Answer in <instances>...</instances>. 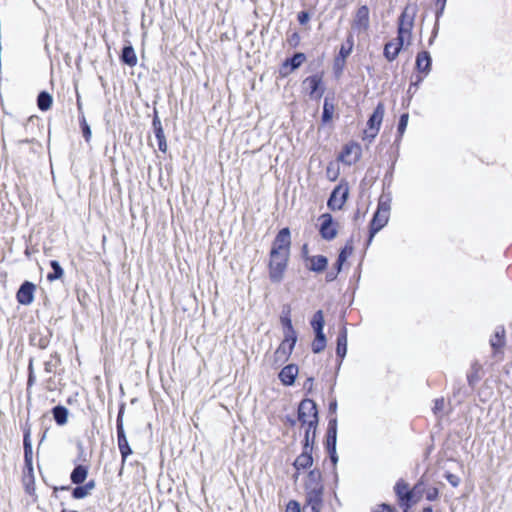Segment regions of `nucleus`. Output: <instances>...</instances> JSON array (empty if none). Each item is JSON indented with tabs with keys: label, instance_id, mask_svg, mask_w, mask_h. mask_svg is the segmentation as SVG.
<instances>
[{
	"label": "nucleus",
	"instance_id": "obj_1",
	"mask_svg": "<svg viewBox=\"0 0 512 512\" xmlns=\"http://www.w3.org/2000/svg\"><path fill=\"white\" fill-rule=\"evenodd\" d=\"M415 15L416 7L406 6L399 17L398 35L396 39L403 44L409 45L411 43Z\"/></svg>",
	"mask_w": 512,
	"mask_h": 512
},
{
	"label": "nucleus",
	"instance_id": "obj_2",
	"mask_svg": "<svg viewBox=\"0 0 512 512\" xmlns=\"http://www.w3.org/2000/svg\"><path fill=\"white\" fill-rule=\"evenodd\" d=\"M290 254L279 253L276 250L270 251L269 277L274 283L282 281Z\"/></svg>",
	"mask_w": 512,
	"mask_h": 512
},
{
	"label": "nucleus",
	"instance_id": "obj_3",
	"mask_svg": "<svg viewBox=\"0 0 512 512\" xmlns=\"http://www.w3.org/2000/svg\"><path fill=\"white\" fill-rule=\"evenodd\" d=\"M298 420L302 426L318 425V411L316 404L311 399H304L300 402L298 407Z\"/></svg>",
	"mask_w": 512,
	"mask_h": 512
},
{
	"label": "nucleus",
	"instance_id": "obj_4",
	"mask_svg": "<svg viewBox=\"0 0 512 512\" xmlns=\"http://www.w3.org/2000/svg\"><path fill=\"white\" fill-rule=\"evenodd\" d=\"M423 483H417L413 490H410L409 485L405 483L403 480H399L394 489L395 493L399 499L400 505L403 507V512H406L410 508V501L413 496L422 491Z\"/></svg>",
	"mask_w": 512,
	"mask_h": 512
},
{
	"label": "nucleus",
	"instance_id": "obj_5",
	"mask_svg": "<svg viewBox=\"0 0 512 512\" xmlns=\"http://www.w3.org/2000/svg\"><path fill=\"white\" fill-rule=\"evenodd\" d=\"M385 107L383 103H378L374 112L369 117L367 128L364 130L363 139H368L370 142L377 136L381 123L383 121Z\"/></svg>",
	"mask_w": 512,
	"mask_h": 512
},
{
	"label": "nucleus",
	"instance_id": "obj_6",
	"mask_svg": "<svg viewBox=\"0 0 512 512\" xmlns=\"http://www.w3.org/2000/svg\"><path fill=\"white\" fill-rule=\"evenodd\" d=\"M296 342H286V339L280 343L274 354L268 359L273 368H278L283 365L290 357Z\"/></svg>",
	"mask_w": 512,
	"mask_h": 512
},
{
	"label": "nucleus",
	"instance_id": "obj_7",
	"mask_svg": "<svg viewBox=\"0 0 512 512\" xmlns=\"http://www.w3.org/2000/svg\"><path fill=\"white\" fill-rule=\"evenodd\" d=\"M303 87L308 92L311 98L319 100L324 93V87L322 85V76L319 74H315L307 77L303 81Z\"/></svg>",
	"mask_w": 512,
	"mask_h": 512
},
{
	"label": "nucleus",
	"instance_id": "obj_8",
	"mask_svg": "<svg viewBox=\"0 0 512 512\" xmlns=\"http://www.w3.org/2000/svg\"><path fill=\"white\" fill-rule=\"evenodd\" d=\"M320 220V235L325 240H333L337 236V223L333 221L331 214H322Z\"/></svg>",
	"mask_w": 512,
	"mask_h": 512
},
{
	"label": "nucleus",
	"instance_id": "obj_9",
	"mask_svg": "<svg viewBox=\"0 0 512 512\" xmlns=\"http://www.w3.org/2000/svg\"><path fill=\"white\" fill-rule=\"evenodd\" d=\"M361 157V146L358 143L346 144L339 155V160L347 165L356 163Z\"/></svg>",
	"mask_w": 512,
	"mask_h": 512
},
{
	"label": "nucleus",
	"instance_id": "obj_10",
	"mask_svg": "<svg viewBox=\"0 0 512 512\" xmlns=\"http://www.w3.org/2000/svg\"><path fill=\"white\" fill-rule=\"evenodd\" d=\"M290 231L288 228L281 229L275 237L271 250H276L279 253L290 254Z\"/></svg>",
	"mask_w": 512,
	"mask_h": 512
},
{
	"label": "nucleus",
	"instance_id": "obj_11",
	"mask_svg": "<svg viewBox=\"0 0 512 512\" xmlns=\"http://www.w3.org/2000/svg\"><path fill=\"white\" fill-rule=\"evenodd\" d=\"M306 506L310 507L312 512H321L323 506V489H305Z\"/></svg>",
	"mask_w": 512,
	"mask_h": 512
},
{
	"label": "nucleus",
	"instance_id": "obj_12",
	"mask_svg": "<svg viewBox=\"0 0 512 512\" xmlns=\"http://www.w3.org/2000/svg\"><path fill=\"white\" fill-rule=\"evenodd\" d=\"M389 214L376 211L371 223H370V230H369V239L367 244H371L374 236L383 228L386 226L389 220Z\"/></svg>",
	"mask_w": 512,
	"mask_h": 512
},
{
	"label": "nucleus",
	"instance_id": "obj_13",
	"mask_svg": "<svg viewBox=\"0 0 512 512\" xmlns=\"http://www.w3.org/2000/svg\"><path fill=\"white\" fill-rule=\"evenodd\" d=\"M369 23V8L366 5H363L358 8L352 27L359 32H365L369 28Z\"/></svg>",
	"mask_w": 512,
	"mask_h": 512
},
{
	"label": "nucleus",
	"instance_id": "obj_14",
	"mask_svg": "<svg viewBox=\"0 0 512 512\" xmlns=\"http://www.w3.org/2000/svg\"><path fill=\"white\" fill-rule=\"evenodd\" d=\"M36 286L29 281H25L17 292V301L22 305H30L34 300Z\"/></svg>",
	"mask_w": 512,
	"mask_h": 512
},
{
	"label": "nucleus",
	"instance_id": "obj_15",
	"mask_svg": "<svg viewBox=\"0 0 512 512\" xmlns=\"http://www.w3.org/2000/svg\"><path fill=\"white\" fill-rule=\"evenodd\" d=\"M347 194L348 192L346 189L336 187L328 200V207L332 210L341 209L347 199Z\"/></svg>",
	"mask_w": 512,
	"mask_h": 512
},
{
	"label": "nucleus",
	"instance_id": "obj_16",
	"mask_svg": "<svg viewBox=\"0 0 512 512\" xmlns=\"http://www.w3.org/2000/svg\"><path fill=\"white\" fill-rule=\"evenodd\" d=\"M311 448L303 447L302 453L295 459L293 466L297 471L307 469L313 464Z\"/></svg>",
	"mask_w": 512,
	"mask_h": 512
},
{
	"label": "nucleus",
	"instance_id": "obj_17",
	"mask_svg": "<svg viewBox=\"0 0 512 512\" xmlns=\"http://www.w3.org/2000/svg\"><path fill=\"white\" fill-rule=\"evenodd\" d=\"M280 321L284 329V339H286V342H289L290 340L292 342H297V334L293 328L289 310L281 315Z\"/></svg>",
	"mask_w": 512,
	"mask_h": 512
},
{
	"label": "nucleus",
	"instance_id": "obj_18",
	"mask_svg": "<svg viewBox=\"0 0 512 512\" xmlns=\"http://www.w3.org/2000/svg\"><path fill=\"white\" fill-rule=\"evenodd\" d=\"M490 346L493 349L494 355L502 352L505 346V329L503 326L496 328L494 335L490 339Z\"/></svg>",
	"mask_w": 512,
	"mask_h": 512
},
{
	"label": "nucleus",
	"instance_id": "obj_19",
	"mask_svg": "<svg viewBox=\"0 0 512 512\" xmlns=\"http://www.w3.org/2000/svg\"><path fill=\"white\" fill-rule=\"evenodd\" d=\"M297 375L298 367L294 364H290L282 368L279 373V379L284 385L290 386L295 382Z\"/></svg>",
	"mask_w": 512,
	"mask_h": 512
},
{
	"label": "nucleus",
	"instance_id": "obj_20",
	"mask_svg": "<svg viewBox=\"0 0 512 512\" xmlns=\"http://www.w3.org/2000/svg\"><path fill=\"white\" fill-rule=\"evenodd\" d=\"M405 44L397 39L389 41L384 47V56L388 61H393L397 58L399 52Z\"/></svg>",
	"mask_w": 512,
	"mask_h": 512
},
{
	"label": "nucleus",
	"instance_id": "obj_21",
	"mask_svg": "<svg viewBox=\"0 0 512 512\" xmlns=\"http://www.w3.org/2000/svg\"><path fill=\"white\" fill-rule=\"evenodd\" d=\"M337 441V420L331 419L328 423L327 437H326V448L329 450H336Z\"/></svg>",
	"mask_w": 512,
	"mask_h": 512
},
{
	"label": "nucleus",
	"instance_id": "obj_22",
	"mask_svg": "<svg viewBox=\"0 0 512 512\" xmlns=\"http://www.w3.org/2000/svg\"><path fill=\"white\" fill-rule=\"evenodd\" d=\"M117 443L122 458V465H124L128 456L132 454V449L128 443L125 431L117 432Z\"/></svg>",
	"mask_w": 512,
	"mask_h": 512
},
{
	"label": "nucleus",
	"instance_id": "obj_23",
	"mask_svg": "<svg viewBox=\"0 0 512 512\" xmlns=\"http://www.w3.org/2000/svg\"><path fill=\"white\" fill-rule=\"evenodd\" d=\"M323 489L322 475L319 469L311 470L307 475L305 489Z\"/></svg>",
	"mask_w": 512,
	"mask_h": 512
},
{
	"label": "nucleus",
	"instance_id": "obj_24",
	"mask_svg": "<svg viewBox=\"0 0 512 512\" xmlns=\"http://www.w3.org/2000/svg\"><path fill=\"white\" fill-rule=\"evenodd\" d=\"M416 68L419 72L427 75L431 69V57L427 51L418 53L416 57Z\"/></svg>",
	"mask_w": 512,
	"mask_h": 512
},
{
	"label": "nucleus",
	"instance_id": "obj_25",
	"mask_svg": "<svg viewBox=\"0 0 512 512\" xmlns=\"http://www.w3.org/2000/svg\"><path fill=\"white\" fill-rule=\"evenodd\" d=\"M352 49H353V40H352V36H350V37H348L346 43L341 46L340 51H339V56L335 60V66L341 68L345 63L346 58L352 52Z\"/></svg>",
	"mask_w": 512,
	"mask_h": 512
},
{
	"label": "nucleus",
	"instance_id": "obj_26",
	"mask_svg": "<svg viewBox=\"0 0 512 512\" xmlns=\"http://www.w3.org/2000/svg\"><path fill=\"white\" fill-rule=\"evenodd\" d=\"M347 353V329L343 327L337 337L336 354L340 358V362Z\"/></svg>",
	"mask_w": 512,
	"mask_h": 512
},
{
	"label": "nucleus",
	"instance_id": "obj_27",
	"mask_svg": "<svg viewBox=\"0 0 512 512\" xmlns=\"http://www.w3.org/2000/svg\"><path fill=\"white\" fill-rule=\"evenodd\" d=\"M121 61L130 67H134L137 64V56L134 48L131 45L125 46L122 50Z\"/></svg>",
	"mask_w": 512,
	"mask_h": 512
},
{
	"label": "nucleus",
	"instance_id": "obj_28",
	"mask_svg": "<svg viewBox=\"0 0 512 512\" xmlns=\"http://www.w3.org/2000/svg\"><path fill=\"white\" fill-rule=\"evenodd\" d=\"M87 475H88L87 467L83 466V465H78L73 469L70 478H71L72 483L79 485V484H82L86 480Z\"/></svg>",
	"mask_w": 512,
	"mask_h": 512
},
{
	"label": "nucleus",
	"instance_id": "obj_29",
	"mask_svg": "<svg viewBox=\"0 0 512 512\" xmlns=\"http://www.w3.org/2000/svg\"><path fill=\"white\" fill-rule=\"evenodd\" d=\"M309 269L314 272H322L327 267L328 260L323 255L312 256L309 258Z\"/></svg>",
	"mask_w": 512,
	"mask_h": 512
},
{
	"label": "nucleus",
	"instance_id": "obj_30",
	"mask_svg": "<svg viewBox=\"0 0 512 512\" xmlns=\"http://www.w3.org/2000/svg\"><path fill=\"white\" fill-rule=\"evenodd\" d=\"M52 414L55 422L63 426L67 423L68 420V409L62 405L55 406L52 409Z\"/></svg>",
	"mask_w": 512,
	"mask_h": 512
},
{
	"label": "nucleus",
	"instance_id": "obj_31",
	"mask_svg": "<svg viewBox=\"0 0 512 512\" xmlns=\"http://www.w3.org/2000/svg\"><path fill=\"white\" fill-rule=\"evenodd\" d=\"M305 55L303 53H295L293 57L288 58L283 63V69L290 67V71L297 69L305 60Z\"/></svg>",
	"mask_w": 512,
	"mask_h": 512
},
{
	"label": "nucleus",
	"instance_id": "obj_32",
	"mask_svg": "<svg viewBox=\"0 0 512 512\" xmlns=\"http://www.w3.org/2000/svg\"><path fill=\"white\" fill-rule=\"evenodd\" d=\"M303 427L305 428L304 446L303 447L313 449V445H314L315 438H316L317 425H313L312 427L305 425Z\"/></svg>",
	"mask_w": 512,
	"mask_h": 512
},
{
	"label": "nucleus",
	"instance_id": "obj_33",
	"mask_svg": "<svg viewBox=\"0 0 512 512\" xmlns=\"http://www.w3.org/2000/svg\"><path fill=\"white\" fill-rule=\"evenodd\" d=\"M324 314L322 310H318L314 313L312 320H311V326L315 333L323 332L324 328Z\"/></svg>",
	"mask_w": 512,
	"mask_h": 512
},
{
	"label": "nucleus",
	"instance_id": "obj_34",
	"mask_svg": "<svg viewBox=\"0 0 512 512\" xmlns=\"http://www.w3.org/2000/svg\"><path fill=\"white\" fill-rule=\"evenodd\" d=\"M37 105L40 110L47 111L51 108L52 96L48 92L42 91L38 95Z\"/></svg>",
	"mask_w": 512,
	"mask_h": 512
},
{
	"label": "nucleus",
	"instance_id": "obj_35",
	"mask_svg": "<svg viewBox=\"0 0 512 512\" xmlns=\"http://www.w3.org/2000/svg\"><path fill=\"white\" fill-rule=\"evenodd\" d=\"M311 347L314 353H320L325 349L326 337L323 332L315 333V339L312 342Z\"/></svg>",
	"mask_w": 512,
	"mask_h": 512
},
{
	"label": "nucleus",
	"instance_id": "obj_36",
	"mask_svg": "<svg viewBox=\"0 0 512 512\" xmlns=\"http://www.w3.org/2000/svg\"><path fill=\"white\" fill-rule=\"evenodd\" d=\"M50 266L53 269V272L47 275V280L53 282L55 280L60 279L63 276L64 271L59 262L56 260H52L50 262Z\"/></svg>",
	"mask_w": 512,
	"mask_h": 512
},
{
	"label": "nucleus",
	"instance_id": "obj_37",
	"mask_svg": "<svg viewBox=\"0 0 512 512\" xmlns=\"http://www.w3.org/2000/svg\"><path fill=\"white\" fill-rule=\"evenodd\" d=\"M60 363L57 353L51 354L50 358L44 362V370L46 373H53Z\"/></svg>",
	"mask_w": 512,
	"mask_h": 512
},
{
	"label": "nucleus",
	"instance_id": "obj_38",
	"mask_svg": "<svg viewBox=\"0 0 512 512\" xmlns=\"http://www.w3.org/2000/svg\"><path fill=\"white\" fill-rule=\"evenodd\" d=\"M391 209V196L389 194L381 195L378 202V207L376 211L383 212L390 215Z\"/></svg>",
	"mask_w": 512,
	"mask_h": 512
},
{
	"label": "nucleus",
	"instance_id": "obj_39",
	"mask_svg": "<svg viewBox=\"0 0 512 512\" xmlns=\"http://www.w3.org/2000/svg\"><path fill=\"white\" fill-rule=\"evenodd\" d=\"M334 113V105L332 103H329L327 99L324 101L323 105V113H322V120L323 122L327 123L329 122Z\"/></svg>",
	"mask_w": 512,
	"mask_h": 512
},
{
	"label": "nucleus",
	"instance_id": "obj_40",
	"mask_svg": "<svg viewBox=\"0 0 512 512\" xmlns=\"http://www.w3.org/2000/svg\"><path fill=\"white\" fill-rule=\"evenodd\" d=\"M154 133H155V137H156L157 142H158L159 150L162 151V152H166V150H167V143H166V138H165V134H164L163 128L155 129Z\"/></svg>",
	"mask_w": 512,
	"mask_h": 512
},
{
	"label": "nucleus",
	"instance_id": "obj_41",
	"mask_svg": "<svg viewBox=\"0 0 512 512\" xmlns=\"http://www.w3.org/2000/svg\"><path fill=\"white\" fill-rule=\"evenodd\" d=\"M408 120H409V115L408 113H404L400 116V119H399V123H398V140H400L407 128V125H408Z\"/></svg>",
	"mask_w": 512,
	"mask_h": 512
},
{
	"label": "nucleus",
	"instance_id": "obj_42",
	"mask_svg": "<svg viewBox=\"0 0 512 512\" xmlns=\"http://www.w3.org/2000/svg\"><path fill=\"white\" fill-rule=\"evenodd\" d=\"M353 253V247L351 244H346L340 251L338 256V262H345L347 258Z\"/></svg>",
	"mask_w": 512,
	"mask_h": 512
},
{
	"label": "nucleus",
	"instance_id": "obj_43",
	"mask_svg": "<svg viewBox=\"0 0 512 512\" xmlns=\"http://www.w3.org/2000/svg\"><path fill=\"white\" fill-rule=\"evenodd\" d=\"M444 407H445V400H444V398L436 399L434 401L433 413L436 416H442L443 412H444Z\"/></svg>",
	"mask_w": 512,
	"mask_h": 512
},
{
	"label": "nucleus",
	"instance_id": "obj_44",
	"mask_svg": "<svg viewBox=\"0 0 512 512\" xmlns=\"http://www.w3.org/2000/svg\"><path fill=\"white\" fill-rule=\"evenodd\" d=\"M422 492H425V497L429 501H435L439 496V491L435 487H429L426 490H424V487L422 486Z\"/></svg>",
	"mask_w": 512,
	"mask_h": 512
},
{
	"label": "nucleus",
	"instance_id": "obj_45",
	"mask_svg": "<svg viewBox=\"0 0 512 512\" xmlns=\"http://www.w3.org/2000/svg\"><path fill=\"white\" fill-rule=\"evenodd\" d=\"M80 125H81V129H82L83 137L85 138V140L87 142H89L92 133H91L90 126L88 125L84 116L80 120Z\"/></svg>",
	"mask_w": 512,
	"mask_h": 512
},
{
	"label": "nucleus",
	"instance_id": "obj_46",
	"mask_svg": "<svg viewBox=\"0 0 512 512\" xmlns=\"http://www.w3.org/2000/svg\"><path fill=\"white\" fill-rule=\"evenodd\" d=\"M88 495H89V493L87 492V490L84 486H77L72 491V496L75 499H82Z\"/></svg>",
	"mask_w": 512,
	"mask_h": 512
},
{
	"label": "nucleus",
	"instance_id": "obj_47",
	"mask_svg": "<svg viewBox=\"0 0 512 512\" xmlns=\"http://www.w3.org/2000/svg\"><path fill=\"white\" fill-rule=\"evenodd\" d=\"M123 414H124V405L121 406L116 420V430L117 432H124V426H123Z\"/></svg>",
	"mask_w": 512,
	"mask_h": 512
},
{
	"label": "nucleus",
	"instance_id": "obj_48",
	"mask_svg": "<svg viewBox=\"0 0 512 512\" xmlns=\"http://www.w3.org/2000/svg\"><path fill=\"white\" fill-rule=\"evenodd\" d=\"M28 371H29V375H28L27 385H28V387H30L35 383V374H34V370H33L32 360H30V362H29Z\"/></svg>",
	"mask_w": 512,
	"mask_h": 512
},
{
	"label": "nucleus",
	"instance_id": "obj_49",
	"mask_svg": "<svg viewBox=\"0 0 512 512\" xmlns=\"http://www.w3.org/2000/svg\"><path fill=\"white\" fill-rule=\"evenodd\" d=\"M286 512H301L299 503L295 500L289 501L286 507Z\"/></svg>",
	"mask_w": 512,
	"mask_h": 512
},
{
	"label": "nucleus",
	"instance_id": "obj_50",
	"mask_svg": "<svg viewBox=\"0 0 512 512\" xmlns=\"http://www.w3.org/2000/svg\"><path fill=\"white\" fill-rule=\"evenodd\" d=\"M445 478L453 487H457L460 483L459 477L452 473H446Z\"/></svg>",
	"mask_w": 512,
	"mask_h": 512
},
{
	"label": "nucleus",
	"instance_id": "obj_51",
	"mask_svg": "<svg viewBox=\"0 0 512 512\" xmlns=\"http://www.w3.org/2000/svg\"><path fill=\"white\" fill-rule=\"evenodd\" d=\"M375 512H398V511L389 505L382 504L377 508V510Z\"/></svg>",
	"mask_w": 512,
	"mask_h": 512
},
{
	"label": "nucleus",
	"instance_id": "obj_52",
	"mask_svg": "<svg viewBox=\"0 0 512 512\" xmlns=\"http://www.w3.org/2000/svg\"><path fill=\"white\" fill-rule=\"evenodd\" d=\"M152 125H153V129H161L162 128V124H161V121L157 115V113L155 112V115H154V118H153V121H152Z\"/></svg>",
	"mask_w": 512,
	"mask_h": 512
},
{
	"label": "nucleus",
	"instance_id": "obj_53",
	"mask_svg": "<svg viewBox=\"0 0 512 512\" xmlns=\"http://www.w3.org/2000/svg\"><path fill=\"white\" fill-rule=\"evenodd\" d=\"M24 456H25L26 462H31V459H32V446L24 448Z\"/></svg>",
	"mask_w": 512,
	"mask_h": 512
},
{
	"label": "nucleus",
	"instance_id": "obj_54",
	"mask_svg": "<svg viewBox=\"0 0 512 512\" xmlns=\"http://www.w3.org/2000/svg\"><path fill=\"white\" fill-rule=\"evenodd\" d=\"M328 453L330 455V459H331L333 465H336V463L338 462V456H337L336 450H329Z\"/></svg>",
	"mask_w": 512,
	"mask_h": 512
},
{
	"label": "nucleus",
	"instance_id": "obj_55",
	"mask_svg": "<svg viewBox=\"0 0 512 512\" xmlns=\"http://www.w3.org/2000/svg\"><path fill=\"white\" fill-rule=\"evenodd\" d=\"M298 20L301 24H304L308 20V14L306 12H301L298 15Z\"/></svg>",
	"mask_w": 512,
	"mask_h": 512
},
{
	"label": "nucleus",
	"instance_id": "obj_56",
	"mask_svg": "<svg viewBox=\"0 0 512 512\" xmlns=\"http://www.w3.org/2000/svg\"><path fill=\"white\" fill-rule=\"evenodd\" d=\"M23 444H24V448H27V447H29V446H32V444H31V440H30V435H29V433H28V432L24 435Z\"/></svg>",
	"mask_w": 512,
	"mask_h": 512
},
{
	"label": "nucleus",
	"instance_id": "obj_57",
	"mask_svg": "<svg viewBox=\"0 0 512 512\" xmlns=\"http://www.w3.org/2000/svg\"><path fill=\"white\" fill-rule=\"evenodd\" d=\"M83 486L86 488L87 492L90 494L91 490H93L95 488V482L93 480H91Z\"/></svg>",
	"mask_w": 512,
	"mask_h": 512
},
{
	"label": "nucleus",
	"instance_id": "obj_58",
	"mask_svg": "<svg viewBox=\"0 0 512 512\" xmlns=\"http://www.w3.org/2000/svg\"><path fill=\"white\" fill-rule=\"evenodd\" d=\"M337 272H328L327 275H326V280L327 281H333L336 277H337Z\"/></svg>",
	"mask_w": 512,
	"mask_h": 512
},
{
	"label": "nucleus",
	"instance_id": "obj_59",
	"mask_svg": "<svg viewBox=\"0 0 512 512\" xmlns=\"http://www.w3.org/2000/svg\"><path fill=\"white\" fill-rule=\"evenodd\" d=\"M446 1L447 0H437V4H440L441 5V8H440V12L441 13L445 7V4H446Z\"/></svg>",
	"mask_w": 512,
	"mask_h": 512
},
{
	"label": "nucleus",
	"instance_id": "obj_60",
	"mask_svg": "<svg viewBox=\"0 0 512 512\" xmlns=\"http://www.w3.org/2000/svg\"><path fill=\"white\" fill-rule=\"evenodd\" d=\"M344 264V262H336V272L339 273L342 269V265Z\"/></svg>",
	"mask_w": 512,
	"mask_h": 512
},
{
	"label": "nucleus",
	"instance_id": "obj_61",
	"mask_svg": "<svg viewBox=\"0 0 512 512\" xmlns=\"http://www.w3.org/2000/svg\"><path fill=\"white\" fill-rule=\"evenodd\" d=\"M475 379H476V378H475V376H474L473 374L468 375V382H469V384H470V385H472V384H473V382H474V380H475Z\"/></svg>",
	"mask_w": 512,
	"mask_h": 512
},
{
	"label": "nucleus",
	"instance_id": "obj_62",
	"mask_svg": "<svg viewBox=\"0 0 512 512\" xmlns=\"http://www.w3.org/2000/svg\"><path fill=\"white\" fill-rule=\"evenodd\" d=\"M422 512H433L432 507H425Z\"/></svg>",
	"mask_w": 512,
	"mask_h": 512
},
{
	"label": "nucleus",
	"instance_id": "obj_63",
	"mask_svg": "<svg viewBox=\"0 0 512 512\" xmlns=\"http://www.w3.org/2000/svg\"><path fill=\"white\" fill-rule=\"evenodd\" d=\"M336 409V403H331L330 404V410H335Z\"/></svg>",
	"mask_w": 512,
	"mask_h": 512
},
{
	"label": "nucleus",
	"instance_id": "obj_64",
	"mask_svg": "<svg viewBox=\"0 0 512 512\" xmlns=\"http://www.w3.org/2000/svg\"><path fill=\"white\" fill-rule=\"evenodd\" d=\"M61 512H78V511L63 508Z\"/></svg>",
	"mask_w": 512,
	"mask_h": 512
}]
</instances>
